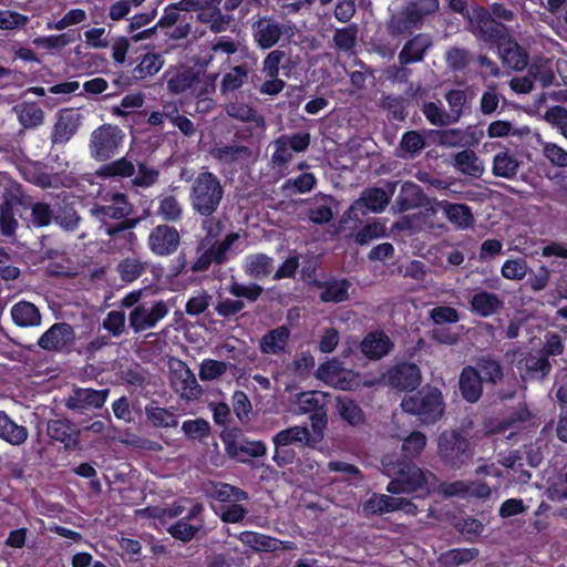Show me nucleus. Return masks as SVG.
<instances>
[{"label": "nucleus", "instance_id": "f704fd0d", "mask_svg": "<svg viewBox=\"0 0 567 567\" xmlns=\"http://www.w3.org/2000/svg\"><path fill=\"white\" fill-rule=\"evenodd\" d=\"M156 214L163 220L168 223H176L182 219L184 207L176 195L163 193L157 197Z\"/></svg>", "mask_w": 567, "mask_h": 567}, {"label": "nucleus", "instance_id": "338daca9", "mask_svg": "<svg viewBox=\"0 0 567 567\" xmlns=\"http://www.w3.org/2000/svg\"><path fill=\"white\" fill-rule=\"evenodd\" d=\"M426 445V436L419 431L412 432L403 442L402 451L405 458L416 457Z\"/></svg>", "mask_w": 567, "mask_h": 567}, {"label": "nucleus", "instance_id": "7ed1b4c3", "mask_svg": "<svg viewBox=\"0 0 567 567\" xmlns=\"http://www.w3.org/2000/svg\"><path fill=\"white\" fill-rule=\"evenodd\" d=\"M224 193L220 179L214 173L206 171L200 172L192 182L188 198L196 214L209 217L217 212Z\"/></svg>", "mask_w": 567, "mask_h": 567}, {"label": "nucleus", "instance_id": "f3484780", "mask_svg": "<svg viewBox=\"0 0 567 567\" xmlns=\"http://www.w3.org/2000/svg\"><path fill=\"white\" fill-rule=\"evenodd\" d=\"M147 244L154 255L159 257L169 256L178 249L181 235L173 226L158 225L151 230Z\"/></svg>", "mask_w": 567, "mask_h": 567}, {"label": "nucleus", "instance_id": "de8ad7c7", "mask_svg": "<svg viewBox=\"0 0 567 567\" xmlns=\"http://www.w3.org/2000/svg\"><path fill=\"white\" fill-rule=\"evenodd\" d=\"M476 369L483 374V380L492 384H497L504 377L501 362L489 354L477 358Z\"/></svg>", "mask_w": 567, "mask_h": 567}, {"label": "nucleus", "instance_id": "052dcab7", "mask_svg": "<svg viewBox=\"0 0 567 567\" xmlns=\"http://www.w3.org/2000/svg\"><path fill=\"white\" fill-rule=\"evenodd\" d=\"M74 41L71 33H61L49 37H38L33 40V44L48 51H59Z\"/></svg>", "mask_w": 567, "mask_h": 567}, {"label": "nucleus", "instance_id": "37998d69", "mask_svg": "<svg viewBox=\"0 0 567 567\" xmlns=\"http://www.w3.org/2000/svg\"><path fill=\"white\" fill-rule=\"evenodd\" d=\"M19 122L25 128H33L43 123L44 113L35 103H20L13 107Z\"/></svg>", "mask_w": 567, "mask_h": 567}, {"label": "nucleus", "instance_id": "c756f323", "mask_svg": "<svg viewBox=\"0 0 567 567\" xmlns=\"http://www.w3.org/2000/svg\"><path fill=\"white\" fill-rule=\"evenodd\" d=\"M289 338L290 330L287 327H277L261 337L259 341V349L264 354H284L286 352Z\"/></svg>", "mask_w": 567, "mask_h": 567}, {"label": "nucleus", "instance_id": "393cba45", "mask_svg": "<svg viewBox=\"0 0 567 567\" xmlns=\"http://www.w3.org/2000/svg\"><path fill=\"white\" fill-rule=\"evenodd\" d=\"M47 434L54 441L64 445L65 450L74 451L80 445V431L65 420H50L47 425Z\"/></svg>", "mask_w": 567, "mask_h": 567}, {"label": "nucleus", "instance_id": "a211bd4d", "mask_svg": "<svg viewBox=\"0 0 567 567\" xmlns=\"http://www.w3.org/2000/svg\"><path fill=\"white\" fill-rule=\"evenodd\" d=\"M398 509L413 514L416 507L408 498L385 494H373L363 505V512L372 515H381Z\"/></svg>", "mask_w": 567, "mask_h": 567}, {"label": "nucleus", "instance_id": "bb28decb", "mask_svg": "<svg viewBox=\"0 0 567 567\" xmlns=\"http://www.w3.org/2000/svg\"><path fill=\"white\" fill-rule=\"evenodd\" d=\"M393 348L391 339L382 331L368 333L360 344L361 352L370 360H380Z\"/></svg>", "mask_w": 567, "mask_h": 567}, {"label": "nucleus", "instance_id": "1a4fd4ad", "mask_svg": "<svg viewBox=\"0 0 567 567\" xmlns=\"http://www.w3.org/2000/svg\"><path fill=\"white\" fill-rule=\"evenodd\" d=\"M124 131L117 125L103 124L90 135L89 151L92 158L105 162L113 158L125 141Z\"/></svg>", "mask_w": 567, "mask_h": 567}, {"label": "nucleus", "instance_id": "4468645a", "mask_svg": "<svg viewBox=\"0 0 567 567\" xmlns=\"http://www.w3.org/2000/svg\"><path fill=\"white\" fill-rule=\"evenodd\" d=\"M168 313L169 307L164 300L141 302L128 313L130 328L135 333L155 329Z\"/></svg>", "mask_w": 567, "mask_h": 567}, {"label": "nucleus", "instance_id": "ea45409f", "mask_svg": "<svg viewBox=\"0 0 567 567\" xmlns=\"http://www.w3.org/2000/svg\"><path fill=\"white\" fill-rule=\"evenodd\" d=\"M207 493L219 502H240L248 499V494L244 489L221 482H210L207 485Z\"/></svg>", "mask_w": 567, "mask_h": 567}, {"label": "nucleus", "instance_id": "4c0bfd02", "mask_svg": "<svg viewBox=\"0 0 567 567\" xmlns=\"http://www.w3.org/2000/svg\"><path fill=\"white\" fill-rule=\"evenodd\" d=\"M238 539L255 551H276L281 549L282 544L276 538L249 530L241 532Z\"/></svg>", "mask_w": 567, "mask_h": 567}, {"label": "nucleus", "instance_id": "a19ab883", "mask_svg": "<svg viewBox=\"0 0 567 567\" xmlns=\"http://www.w3.org/2000/svg\"><path fill=\"white\" fill-rule=\"evenodd\" d=\"M216 79L217 74H200L197 72L190 95L199 99L198 105L204 104L205 109L210 107L213 101L209 96L216 90Z\"/></svg>", "mask_w": 567, "mask_h": 567}, {"label": "nucleus", "instance_id": "79ce46f5", "mask_svg": "<svg viewBox=\"0 0 567 567\" xmlns=\"http://www.w3.org/2000/svg\"><path fill=\"white\" fill-rule=\"evenodd\" d=\"M527 72L533 82H538L542 87H549L555 84L556 76L548 59L534 60L527 65Z\"/></svg>", "mask_w": 567, "mask_h": 567}, {"label": "nucleus", "instance_id": "5701e85b", "mask_svg": "<svg viewBox=\"0 0 567 567\" xmlns=\"http://www.w3.org/2000/svg\"><path fill=\"white\" fill-rule=\"evenodd\" d=\"M388 383L399 390H414L422 381L419 367L414 363H401L386 373Z\"/></svg>", "mask_w": 567, "mask_h": 567}, {"label": "nucleus", "instance_id": "6e6d98bb", "mask_svg": "<svg viewBox=\"0 0 567 567\" xmlns=\"http://www.w3.org/2000/svg\"><path fill=\"white\" fill-rule=\"evenodd\" d=\"M145 414L154 426L175 427L178 424L177 416L164 408L146 406Z\"/></svg>", "mask_w": 567, "mask_h": 567}, {"label": "nucleus", "instance_id": "412c9836", "mask_svg": "<svg viewBox=\"0 0 567 567\" xmlns=\"http://www.w3.org/2000/svg\"><path fill=\"white\" fill-rule=\"evenodd\" d=\"M82 118L83 116L78 110L64 109L60 111L51 134L52 143L63 144L70 141L79 130Z\"/></svg>", "mask_w": 567, "mask_h": 567}, {"label": "nucleus", "instance_id": "aec40b11", "mask_svg": "<svg viewBox=\"0 0 567 567\" xmlns=\"http://www.w3.org/2000/svg\"><path fill=\"white\" fill-rule=\"evenodd\" d=\"M502 63L514 71H523L529 63L528 52L512 37L507 35L497 44Z\"/></svg>", "mask_w": 567, "mask_h": 567}, {"label": "nucleus", "instance_id": "7c9ffc66", "mask_svg": "<svg viewBox=\"0 0 567 567\" xmlns=\"http://www.w3.org/2000/svg\"><path fill=\"white\" fill-rule=\"evenodd\" d=\"M437 206L443 210L449 221L457 229H468L473 227L475 219L471 208L465 204L441 200L437 202Z\"/></svg>", "mask_w": 567, "mask_h": 567}, {"label": "nucleus", "instance_id": "ddd939ff", "mask_svg": "<svg viewBox=\"0 0 567 567\" xmlns=\"http://www.w3.org/2000/svg\"><path fill=\"white\" fill-rule=\"evenodd\" d=\"M310 145V134L298 132L284 134L270 143L272 148L270 164L274 169H284L293 158V152L302 153Z\"/></svg>", "mask_w": 567, "mask_h": 567}, {"label": "nucleus", "instance_id": "5fc2aeb1", "mask_svg": "<svg viewBox=\"0 0 567 567\" xmlns=\"http://www.w3.org/2000/svg\"><path fill=\"white\" fill-rule=\"evenodd\" d=\"M164 61L157 53H146L141 62L134 68L133 73L137 79H146L156 74L163 66Z\"/></svg>", "mask_w": 567, "mask_h": 567}, {"label": "nucleus", "instance_id": "8fccbe9b", "mask_svg": "<svg viewBox=\"0 0 567 567\" xmlns=\"http://www.w3.org/2000/svg\"><path fill=\"white\" fill-rule=\"evenodd\" d=\"M197 71L194 69H184L173 75L168 82L167 87L174 94H181L185 92L192 93Z\"/></svg>", "mask_w": 567, "mask_h": 567}, {"label": "nucleus", "instance_id": "09e8293b", "mask_svg": "<svg viewBox=\"0 0 567 567\" xmlns=\"http://www.w3.org/2000/svg\"><path fill=\"white\" fill-rule=\"evenodd\" d=\"M478 555L476 548H453L440 555V563L444 567H457L470 563Z\"/></svg>", "mask_w": 567, "mask_h": 567}, {"label": "nucleus", "instance_id": "603ef678", "mask_svg": "<svg viewBox=\"0 0 567 567\" xmlns=\"http://www.w3.org/2000/svg\"><path fill=\"white\" fill-rule=\"evenodd\" d=\"M327 402V395L319 391L302 392L297 398L298 409L302 413H316L323 410Z\"/></svg>", "mask_w": 567, "mask_h": 567}, {"label": "nucleus", "instance_id": "49530a36", "mask_svg": "<svg viewBox=\"0 0 567 567\" xmlns=\"http://www.w3.org/2000/svg\"><path fill=\"white\" fill-rule=\"evenodd\" d=\"M337 410L339 415L350 425H361L365 421V415L359 404L347 396L337 398Z\"/></svg>", "mask_w": 567, "mask_h": 567}, {"label": "nucleus", "instance_id": "c85d7f7f", "mask_svg": "<svg viewBox=\"0 0 567 567\" xmlns=\"http://www.w3.org/2000/svg\"><path fill=\"white\" fill-rule=\"evenodd\" d=\"M520 161L508 148L496 153L493 157L492 174L495 177L514 179L520 168Z\"/></svg>", "mask_w": 567, "mask_h": 567}, {"label": "nucleus", "instance_id": "bf43d9fd", "mask_svg": "<svg viewBox=\"0 0 567 567\" xmlns=\"http://www.w3.org/2000/svg\"><path fill=\"white\" fill-rule=\"evenodd\" d=\"M286 59V52L279 49L270 51L262 61L261 72L265 78L279 76L280 66L285 69L282 64Z\"/></svg>", "mask_w": 567, "mask_h": 567}, {"label": "nucleus", "instance_id": "f03ea898", "mask_svg": "<svg viewBox=\"0 0 567 567\" xmlns=\"http://www.w3.org/2000/svg\"><path fill=\"white\" fill-rule=\"evenodd\" d=\"M90 212L100 220V229L111 239L123 236L130 241L135 240V234L127 230L135 228L140 219L127 218L133 212V206L125 194L115 193L110 204L96 205Z\"/></svg>", "mask_w": 567, "mask_h": 567}, {"label": "nucleus", "instance_id": "6ab92c4d", "mask_svg": "<svg viewBox=\"0 0 567 567\" xmlns=\"http://www.w3.org/2000/svg\"><path fill=\"white\" fill-rule=\"evenodd\" d=\"M75 333L71 324L58 322L51 326L38 340L45 351H61L74 342Z\"/></svg>", "mask_w": 567, "mask_h": 567}, {"label": "nucleus", "instance_id": "6e6552de", "mask_svg": "<svg viewBox=\"0 0 567 567\" xmlns=\"http://www.w3.org/2000/svg\"><path fill=\"white\" fill-rule=\"evenodd\" d=\"M318 440H315L307 426L295 425L279 431L272 436L275 453L274 462L279 466L291 464L295 460V452L289 445L296 444L301 446H315Z\"/></svg>", "mask_w": 567, "mask_h": 567}, {"label": "nucleus", "instance_id": "f8f14e48", "mask_svg": "<svg viewBox=\"0 0 567 567\" xmlns=\"http://www.w3.org/2000/svg\"><path fill=\"white\" fill-rule=\"evenodd\" d=\"M467 20L473 34L485 42L498 44L508 35L507 28L483 7H472L471 12H467Z\"/></svg>", "mask_w": 567, "mask_h": 567}, {"label": "nucleus", "instance_id": "423d86ee", "mask_svg": "<svg viewBox=\"0 0 567 567\" xmlns=\"http://www.w3.org/2000/svg\"><path fill=\"white\" fill-rule=\"evenodd\" d=\"M97 175L102 177H131L133 186L150 188L157 184L161 173L155 166L148 165L146 162H138L135 165L127 156H123L102 166Z\"/></svg>", "mask_w": 567, "mask_h": 567}, {"label": "nucleus", "instance_id": "72a5a7b5", "mask_svg": "<svg viewBox=\"0 0 567 567\" xmlns=\"http://www.w3.org/2000/svg\"><path fill=\"white\" fill-rule=\"evenodd\" d=\"M471 309L483 318L489 317L504 307L503 300L493 292L478 291L470 301Z\"/></svg>", "mask_w": 567, "mask_h": 567}, {"label": "nucleus", "instance_id": "680f3d73", "mask_svg": "<svg viewBox=\"0 0 567 567\" xmlns=\"http://www.w3.org/2000/svg\"><path fill=\"white\" fill-rule=\"evenodd\" d=\"M332 197L321 196V203L311 207L308 212V218L315 224H327L332 217L333 213L331 209Z\"/></svg>", "mask_w": 567, "mask_h": 567}, {"label": "nucleus", "instance_id": "cd10ccee", "mask_svg": "<svg viewBox=\"0 0 567 567\" xmlns=\"http://www.w3.org/2000/svg\"><path fill=\"white\" fill-rule=\"evenodd\" d=\"M453 167L462 175L480 178L485 172L483 159L471 148L457 152L453 156Z\"/></svg>", "mask_w": 567, "mask_h": 567}, {"label": "nucleus", "instance_id": "a878e982", "mask_svg": "<svg viewBox=\"0 0 567 567\" xmlns=\"http://www.w3.org/2000/svg\"><path fill=\"white\" fill-rule=\"evenodd\" d=\"M458 388L462 398L470 402H477L483 393V378L475 367L466 365L460 373Z\"/></svg>", "mask_w": 567, "mask_h": 567}, {"label": "nucleus", "instance_id": "e2e57ef3", "mask_svg": "<svg viewBox=\"0 0 567 567\" xmlns=\"http://www.w3.org/2000/svg\"><path fill=\"white\" fill-rule=\"evenodd\" d=\"M528 265L525 259H508L506 260L501 269V274L508 280L519 281L527 275Z\"/></svg>", "mask_w": 567, "mask_h": 567}, {"label": "nucleus", "instance_id": "58836bf2", "mask_svg": "<svg viewBox=\"0 0 567 567\" xmlns=\"http://www.w3.org/2000/svg\"><path fill=\"white\" fill-rule=\"evenodd\" d=\"M212 156L223 164H233L247 161L251 157V150L245 145H224L215 147L210 152Z\"/></svg>", "mask_w": 567, "mask_h": 567}, {"label": "nucleus", "instance_id": "13d9d810", "mask_svg": "<svg viewBox=\"0 0 567 567\" xmlns=\"http://www.w3.org/2000/svg\"><path fill=\"white\" fill-rule=\"evenodd\" d=\"M471 60L470 51L464 48L453 47L445 53L446 65L454 72L464 70L471 63Z\"/></svg>", "mask_w": 567, "mask_h": 567}, {"label": "nucleus", "instance_id": "20e7f679", "mask_svg": "<svg viewBox=\"0 0 567 567\" xmlns=\"http://www.w3.org/2000/svg\"><path fill=\"white\" fill-rule=\"evenodd\" d=\"M439 8V0H410L400 11L391 14L386 22V31L393 38L411 34Z\"/></svg>", "mask_w": 567, "mask_h": 567}, {"label": "nucleus", "instance_id": "9d476101", "mask_svg": "<svg viewBox=\"0 0 567 567\" xmlns=\"http://www.w3.org/2000/svg\"><path fill=\"white\" fill-rule=\"evenodd\" d=\"M250 29L254 42L261 50H269L291 35L290 27L274 16H257Z\"/></svg>", "mask_w": 567, "mask_h": 567}, {"label": "nucleus", "instance_id": "0e129e2a", "mask_svg": "<svg viewBox=\"0 0 567 567\" xmlns=\"http://www.w3.org/2000/svg\"><path fill=\"white\" fill-rule=\"evenodd\" d=\"M358 27L355 24L337 29L333 35L336 47L342 51H350L357 44Z\"/></svg>", "mask_w": 567, "mask_h": 567}, {"label": "nucleus", "instance_id": "e433bc0d", "mask_svg": "<svg viewBox=\"0 0 567 567\" xmlns=\"http://www.w3.org/2000/svg\"><path fill=\"white\" fill-rule=\"evenodd\" d=\"M445 100L449 104L447 112L453 123H457L460 118L470 111L472 95L467 90L454 89L445 93Z\"/></svg>", "mask_w": 567, "mask_h": 567}, {"label": "nucleus", "instance_id": "9b49d317", "mask_svg": "<svg viewBox=\"0 0 567 567\" xmlns=\"http://www.w3.org/2000/svg\"><path fill=\"white\" fill-rule=\"evenodd\" d=\"M398 184L399 182H388L389 193L379 187L365 188L348 209V217L352 220H360L369 212L374 214L382 213L389 205Z\"/></svg>", "mask_w": 567, "mask_h": 567}, {"label": "nucleus", "instance_id": "2eb2a0df", "mask_svg": "<svg viewBox=\"0 0 567 567\" xmlns=\"http://www.w3.org/2000/svg\"><path fill=\"white\" fill-rule=\"evenodd\" d=\"M171 372V384L174 391L186 401H195L203 394L194 372L187 364L176 358L168 361Z\"/></svg>", "mask_w": 567, "mask_h": 567}, {"label": "nucleus", "instance_id": "3c124183", "mask_svg": "<svg viewBox=\"0 0 567 567\" xmlns=\"http://www.w3.org/2000/svg\"><path fill=\"white\" fill-rule=\"evenodd\" d=\"M248 79V70L245 65L231 68L221 80L220 91L223 94L240 89Z\"/></svg>", "mask_w": 567, "mask_h": 567}, {"label": "nucleus", "instance_id": "b1692460", "mask_svg": "<svg viewBox=\"0 0 567 567\" xmlns=\"http://www.w3.org/2000/svg\"><path fill=\"white\" fill-rule=\"evenodd\" d=\"M432 45L433 41L431 35L426 33L415 34L404 43L403 48L399 52V63L409 65L412 63L422 62L426 52L432 48Z\"/></svg>", "mask_w": 567, "mask_h": 567}, {"label": "nucleus", "instance_id": "f257e3e1", "mask_svg": "<svg viewBox=\"0 0 567 567\" xmlns=\"http://www.w3.org/2000/svg\"><path fill=\"white\" fill-rule=\"evenodd\" d=\"M382 468L386 476L394 477L386 486V491L391 494L429 491V486L436 481L435 475L430 471H423L398 455H385L382 458Z\"/></svg>", "mask_w": 567, "mask_h": 567}, {"label": "nucleus", "instance_id": "864d4df0", "mask_svg": "<svg viewBox=\"0 0 567 567\" xmlns=\"http://www.w3.org/2000/svg\"><path fill=\"white\" fill-rule=\"evenodd\" d=\"M349 287L350 284L347 280L327 282L320 293V300L334 303L346 301L349 298Z\"/></svg>", "mask_w": 567, "mask_h": 567}, {"label": "nucleus", "instance_id": "dca6fc26", "mask_svg": "<svg viewBox=\"0 0 567 567\" xmlns=\"http://www.w3.org/2000/svg\"><path fill=\"white\" fill-rule=\"evenodd\" d=\"M109 392V389L93 390L76 388L64 399V406L75 413L84 414L90 410L102 408L107 399Z\"/></svg>", "mask_w": 567, "mask_h": 567}, {"label": "nucleus", "instance_id": "69168bd1", "mask_svg": "<svg viewBox=\"0 0 567 567\" xmlns=\"http://www.w3.org/2000/svg\"><path fill=\"white\" fill-rule=\"evenodd\" d=\"M226 371L227 364L225 362L206 359L199 365L198 375L202 381H213L224 375Z\"/></svg>", "mask_w": 567, "mask_h": 567}, {"label": "nucleus", "instance_id": "39448f33", "mask_svg": "<svg viewBox=\"0 0 567 567\" xmlns=\"http://www.w3.org/2000/svg\"><path fill=\"white\" fill-rule=\"evenodd\" d=\"M401 408L422 423L434 424L444 415L445 401L439 388L427 384L415 393L405 395Z\"/></svg>", "mask_w": 567, "mask_h": 567}, {"label": "nucleus", "instance_id": "2f4dec72", "mask_svg": "<svg viewBox=\"0 0 567 567\" xmlns=\"http://www.w3.org/2000/svg\"><path fill=\"white\" fill-rule=\"evenodd\" d=\"M13 322L21 328L39 327L42 316L35 305L29 301H19L11 308Z\"/></svg>", "mask_w": 567, "mask_h": 567}, {"label": "nucleus", "instance_id": "774afa93", "mask_svg": "<svg viewBox=\"0 0 567 567\" xmlns=\"http://www.w3.org/2000/svg\"><path fill=\"white\" fill-rule=\"evenodd\" d=\"M54 220L63 229L73 231L78 228L81 218L72 206L64 205L54 215Z\"/></svg>", "mask_w": 567, "mask_h": 567}, {"label": "nucleus", "instance_id": "0eeeda50", "mask_svg": "<svg viewBox=\"0 0 567 567\" xmlns=\"http://www.w3.org/2000/svg\"><path fill=\"white\" fill-rule=\"evenodd\" d=\"M437 455L445 467L460 470L472 458L470 442L456 430L444 431L437 437Z\"/></svg>", "mask_w": 567, "mask_h": 567}, {"label": "nucleus", "instance_id": "c9c22d12", "mask_svg": "<svg viewBox=\"0 0 567 567\" xmlns=\"http://www.w3.org/2000/svg\"><path fill=\"white\" fill-rule=\"evenodd\" d=\"M244 270L250 278H267L274 270V258L266 254L249 255L245 259Z\"/></svg>", "mask_w": 567, "mask_h": 567}, {"label": "nucleus", "instance_id": "473e14b6", "mask_svg": "<svg viewBox=\"0 0 567 567\" xmlns=\"http://www.w3.org/2000/svg\"><path fill=\"white\" fill-rule=\"evenodd\" d=\"M29 431L25 426L17 424L9 415L0 411V439L13 446H20L27 442Z\"/></svg>", "mask_w": 567, "mask_h": 567}, {"label": "nucleus", "instance_id": "c03bdc74", "mask_svg": "<svg viewBox=\"0 0 567 567\" xmlns=\"http://www.w3.org/2000/svg\"><path fill=\"white\" fill-rule=\"evenodd\" d=\"M226 113L233 118L251 122L259 128H264L266 125L265 117L246 103H229L226 106Z\"/></svg>", "mask_w": 567, "mask_h": 567}, {"label": "nucleus", "instance_id": "4be33fe9", "mask_svg": "<svg viewBox=\"0 0 567 567\" xmlns=\"http://www.w3.org/2000/svg\"><path fill=\"white\" fill-rule=\"evenodd\" d=\"M427 197L423 189L413 182H404L401 184L399 194L391 207L394 214L404 213L411 209L423 207Z\"/></svg>", "mask_w": 567, "mask_h": 567}, {"label": "nucleus", "instance_id": "a18cd8bd", "mask_svg": "<svg viewBox=\"0 0 567 567\" xmlns=\"http://www.w3.org/2000/svg\"><path fill=\"white\" fill-rule=\"evenodd\" d=\"M147 262L136 257H126L116 266V271L124 282L137 280L147 269Z\"/></svg>", "mask_w": 567, "mask_h": 567}, {"label": "nucleus", "instance_id": "4d7b16f0", "mask_svg": "<svg viewBox=\"0 0 567 567\" xmlns=\"http://www.w3.org/2000/svg\"><path fill=\"white\" fill-rule=\"evenodd\" d=\"M102 328L112 337L118 338L126 331V316L122 310H112L102 321Z\"/></svg>", "mask_w": 567, "mask_h": 567}]
</instances>
